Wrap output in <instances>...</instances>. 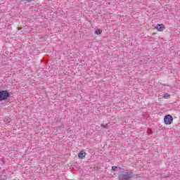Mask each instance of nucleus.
Wrapping results in <instances>:
<instances>
[{"label": "nucleus", "instance_id": "obj_1", "mask_svg": "<svg viewBox=\"0 0 180 180\" xmlns=\"http://www.w3.org/2000/svg\"><path fill=\"white\" fill-rule=\"evenodd\" d=\"M133 178V172H125L124 174L120 176V179L122 180H130Z\"/></svg>", "mask_w": 180, "mask_h": 180}, {"label": "nucleus", "instance_id": "obj_3", "mask_svg": "<svg viewBox=\"0 0 180 180\" xmlns=\"http://www.w3.org/2000/svg\"><path fill=\"white\" fill-rule=\"evenodd\" d=\"M9 98V93L6 91H0V101H5Z\"/></svg>", "mask_w": 180, "mask_h": 180}, {"label": "nucleus", "instance_id": "obj_4", "mask_svg": "<svg viewBox=\"0 0 180 180\" xmlns=\"http://www.w3.org/2000/svg\"><path fill=\"white\" fill-rule=\"evenodd\" d=\"M155 28L158 32H164V30H165V25L164 24H158Z\"/></svg>", "mask_w": 180, "mask_h": 180}, {"label": "nucleus", "instance_id": "obj_8", "mask_svg": "<svg viewBox=\"0 0 180 180\" xmlns=\"http://www.w3.org/2000/svg\"><path fill=\"white\" fill-rule=\"evenodd\" d=\"M116 169H117V167H116V166H112V171H115Z\"/></svg>", "mask_w": 180, "mask_h": 180}, {"label": "nucleus", "instance_id": "obj_2", "mask_svg": "<svg viewBox=\"0 0 180 180\" xmlns=\"http://www.w3.org/2000/svg\"><path fill=\"white\" fill-rule=\"evenodd\" d=\"M172 122H174V117L171 115H167L164 117V122L165 124H167V126L169 124H172Z\"/></svg>", "mask_w": 180, "mask_h": 180}, {"label": "nucleus", "instance_id": "obj_9", "mask_svg": "<svg viewBox=\"0 0 180 180\" xmlns=\"http://www.w3.org/2000/svg\"><path fill=\"white\" fill-rule=\"evenodd\" d=\"M135 178H139V174L134 176Z\"/></svg>", "mask_w": 180, "mask_h": 180}, {"label": "nucleus", "instance_id": "obj_5", "mask_svg": "<svg viewBox=\"0 0 180 180\" xmlns=\"http://www.w3.org/2000/svg\"><path fill=\"white\" fill-rule=\"evenodd\" d=\"M86 155V153L84 152V151H81L79 154H78V158L80 160H84V158H85V156Z\"/></svg>", "mask_w": 180, "mask_h": 180}, {"label": "nucleus", "instance_id": "obj_7", "mask_svg": "<svg viewBox=\"0 0 180 180\" xmlns=\"http://www.w3.org/2000/svg\"><path fill=\"white\" fill-rule=\"evenodd\" d=\"M163 98L165 99H168L169 98H171V95L168 94H165L164 96H163Z\"/></svg>", "mask_w": 180, "mask_h": 180}, {"label": "nucleus", "instance_id": "obj_6", "mask_svg": "<svg viewBox=\"0 0 180 180\" xmlns=\"http://www.w3.org/2000/svg\"><path fill=\"white\" fill-rule=\"evenodd\" d=\"M102 34V30H101V29H97L95 31V34Z\"/></svg>", "mask_w": 180, "mask_h": 180}]
</instances>
